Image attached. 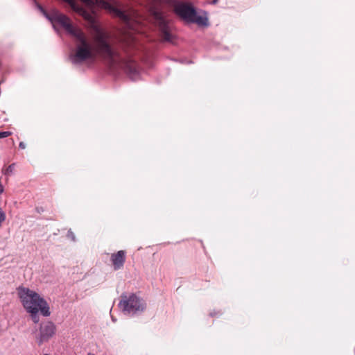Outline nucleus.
<instances>
[{
  "mask_svg": "<svg viewBox=\"0 0 355 355\" xmlns=\"http://www.w3.org/2000/svg\"><path fill=\"white\" fill-rule=\"evenodd\" d=\"M6 218V215L2 208L0 207V227L2 225V223L5 221Z\"/></svg>",
  "mask_w": 355,
  "mask_h": 355,
  "instance_id": "obj_9",
  "label": "nucleus"
},
{
  "mask_svg": "<svg viewBox=\"0 0 355 355\" xmlns=\"http://www.w3.org/2000/svg\"><path fill=\"white\" fill-rule=\"evenodd\" d=\"M68 239H70L71 241H75V236L72 232L68 230Z\"/></svg>",
  "mask_w": 355,
  "mask_h": 355,
  "instance_id": "obj_12",
  "label": "nucleus"
},
{
  "mask_svg": "<svg viewBox=\"0 0 355 355\" xmlns=\"http://www.w3.org/2000/svg\"><path fill=\"white\" fill-rule=\"evenodd\" d=\"M125 260V252L119 250L116 254H112L111 261L114 270H119L123 267Z\"/></svg>",
  "mask_w": 355,
  "mask_h": 355,
  "instance_id": "obj_8",
  "label": "nucleus"
},
{
  "mask_svg": "<svg viewBox=\"0 0 355 355\" xmlns=\"http://www.w3.org/2000/svg\"><path fill=\"white\" fill-rule=\"evenodd\" d=\"M86 8L78 5L74 0H68V8L82 16L96 32L94 37V51L87 41L85 33L76 28L68 18V35L76 37L79 44H77L75 53L70 57L74 64H81L87 61L93 62L96 55L98 56L111 68L123 67L132 80H136L139 73L137 62L132 59L123 58L119 49L110 42L109 35L105 33L96 21V8H103L114 17H118L125 24L130 22L129 15L114 3L105 0H80Z\"/></svg>",
  "mask_w": 355,
  "mask_h": 355,
  "instance_id": "obj_1",
  "label": "nucleus"
},
{
  "mask_svg": "<svg viewBox=\"0 0 355 355\" xmlns=\"http://www.w3.org/2000/svg\"><path fill=\"white\" fill-rule=\"evenodd\" d=\"M17 294L26 311L31 314L35 323L39 322L37 313L40 311L44 316L50 315L47 302L35 291L28 288L19 287Z\"/></svg>",
  "mask_w": 355,
  "mask_h": 355,
  "instance_id": "obj_2",
  "label": "nucleus"
},
{
  "mask_svg": "<svg viewBox=\"0 0 355 355\" xmlns=\"http://www.w3.org/2000/svg\"><path fill=\"white\" fill-rule=\"evenodd\" d=\"M151 16L155 25L158 28L160 36L164 42H172L174 35L171 32L169 21L162 11L153 8L151 10Z\"/></svg>",
  "mask_w": 355,
  "mask_h": 355,
  "instance_id": "obj_6",
  "label": "nucleus"
},
{
  "mask_svg": "<svg viewBox=\"0 0 355 355\" xmlns=\"http://www.w3.org/2000/svg\"><path fill=\"white\" fill-rule=\"evenodd\" d=\"M19 146L20 148L24 149L25 147H26V145H25L24 143L20 142Z\"/></svg>",
  "mask_w": 355,
  "mask_h": 355,
  "instance_id": "obj_13",
  "label": "nucleus"
},
{
  "mask_svg": "<svg viewBox=\"0 0 355 355\" xmlns=\"http://www.w3.org/2000/svg\"><path fill=\"white\" fill-rule=\"evenodd\" d=\"M172 8L173 13L185 24H196L200 27L209 25L207 12L198 10L191 2L175 1Z\"/></svg>",
  "mask_w": 355,
  "mask_h": 355,
  "instance_id": "obj_3",
  "label": "nucleus"
},
{
  "mask_svg": "<svg viewBox=\"0 0 355 355\" xmlns=\"http://www.w3.org/2000/svg\"><path fill=\"white\" fill-rule=\"evenodd\" d=\"M119 304L125 314L134 315L142 313L146 309L144 300L135 294L122 295Z\"/></svg>",
  "mask_w": 355,
  "mask_h": 355,
  "instance_id": "obj_4",
  "label": "nucleus"
},
{
  "mask_svg": "<svg viewBox=\"0 0 355 355\" xmlns=\"http://www.w3.org/2000/svg\"><path fill=\"white\" fill-rule=\"evenodd\" d=\"M55 334V326L51 322H44L40 329V336L37 338L39 345H42Z\"/></svg>",
  "mask_w": 355,
  "mask_h": 355,
  "instance_id": "obj_7",
  "label": "nucleus"
},
{
  "mask_svg": "<svg viewBox=\"0 0 355 355\" xmlns=\"http://www.w3.org/2000/svg\"><path fill=\"white\" fill-rule=\"evenodd\" d=\"M11 132L9 131H2L0 132V139L1 138H6L11 135Z\"/></svg>",
  "mask_w": 355,
  "mask_h": 355,
  "instance_id": "obj_11",
  "label": "nucleus"
},
{
  "mask_svg": "<svg viewBox=\"0 0 355 355\" xmlns=\"http://www.w3.org/2000/svg\"><path fill=\"white\" fill-rule=\"evenodd\" d=\"M218 1H219V0H212V1H211V4H214V5H215V4H216V3L218 2Z\"/></svg>",
  "mask_w": 355,
  "mask_h": 355,
  "instance_id": "obj_14",
  "label": "nucleus"
},
{
  "mask_svg": "<svg viewBox=\"0 0 355 355\" xmlns=\"http://www.w3.org/2000/svg\"><path fill=\"white\" fill-rule=\"evenodd\" d=\"M38 9L43 15L51 23L54 30L63 37L67 33V17L57 9L46 11L40 5H37Z\"/></svg>",
  "mask_w": 355,
  "mask_h": 355,
  "instance_id": "obj_5",
  "label": "nucleus"
},
{
  "mask_svg": "<svg viewBox=\"0 0 355 355\" xmlns=\"http://www.w3.org/2000/svg\"><path fill=\"white\" fill-rule=\"evenodd\" d=\"M13 169H14V164H11V165L8 166L4 171V174L7 175H10V173H12Z\"/></svg>",
  "mask_w": 355,
  "mask_h": 355,
  "instance_id": "obj_10",
  "label": "nucleus"
}]
</instances>
